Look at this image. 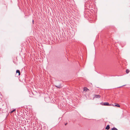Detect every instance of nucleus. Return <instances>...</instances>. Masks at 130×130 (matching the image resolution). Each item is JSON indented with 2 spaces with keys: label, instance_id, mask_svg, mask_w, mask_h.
<instances>
[{
  "label": "nucleus",
  "instance_id": "1",
  "mask_svg": "<svg viewBox=\"0 0 130 130\" xmlns=\"http://www.w3.org/2000/svg\"><path fill=\"white\" fill-rule=\"evenodd\" d=\"M94 97L96 98H100V96L99 95H95Z\"/></svg>",
  "mask_w": 130,
  "mask_h": 130
},
{
  "label": "nucleus",
  "instance_id": "2",
  "mask_svg": "<svg viewBox=\"0 0 130 130\" xmlns=\"http://www.w3.org/2000/svg\"><path fill=\"white\" fill-rule=\"evenodd\" d=\"M87 90H89V89H88L86 87H85L84 88V91H87Z\"/></svg>",
  "mask_w": 130,
  "mask_h": 130
},
{
  "label": "nucleus",
  "instance_id": "3",
  "mask_svg": "<svg viewBox=\"0 0 130 130\" xmlns=\"http://www.w3.org/2000/svg\"><path fill=\"white\" fill-rule=\"evenodd\" d=\"M104 105H106V106L110 105H109V103H104Z\"/></svg>",
  "mask_w": 130,
  "mask_h": 130
},
{
  "label": "nucleus",
  "instance_id": "4",
  "mask_svg": "<svg viewBox=\"0 0 130 130\" xmlns=\"http://www.w3.org/2000/svg\"><path fill=\"white\" fill-rule=\"evenodd\" d=\"M16 72L17 73H19V75H20V72L19 70H17L16 71Z\"/></svg>",
  "mask_w": 130,
  "mask_h": 130
},
{
  "label": "nucleus",
  "instance_id": "5",
  "mask_svg": "<svg viewBox=\"0 0 130 130\" xmlns=\"http://www.w3.org/2000/svg\"><path fill=\"white\" fill-rule=\"evenodd\" d=\"M110 128L109 126V125H107L105 128L106 129H108Z\"/></svg>",
  "mask_w": 130,
  "mask_h": 130
},
{
  "label": "nucleus",
  "instance_id": "6",
  "mask_svg": "<svg viewBox=\"0 0 130 130\" xmlns=\"http://www.w3.org/2000/svg\"><path fill=\"white\" fill-rule=\"evenodd\" d=\"M129 72V71L128 69H126V72L127 73H128Z\"/></svg>",
  "mask_w": 130,
  "mask_h": 130
},
{
  "label": "nucleus",
  "instance_id": "7",
  "mask_svg": "<svg viewBox=\"0 0 130 130\" xmlns=\"http://www.w3.org/2000/svg\"><path fill=\"white\" fill-rule=\"evenodd\" d=\"M112 130H118V129L114 127L111 129Z\"/></svg>",
  "mask_w": 130,
  "mask_h": 130
},
{
  "label": "nucleus",
  "instance_id": "8",
  "mask_svg": "<svg viewBox=\"0 0 130 130\" xmlns=\"http://www.w3.org/2000/svg\"><path fill=\"white\" fill-rule=\"evenodd\" d=\"M56 86L59 88H60L61 87L60 85H59L57 86Z\"/></svg>",
  "mask_w": 130,
  "mask_h": 130
},
{
  "label": "nucleus",
  "instance_id": "9",
  "mask_svg": "<svg viewBox=\"0 0 130 130\" xmlns=\"http://www.w3.org/2000/svg\"><path fill=\"white\" fill-rule=\"evenodd\" d=\"M115 106H117L118 107H120V105L118 104H117L115 105Z\"/></svg>",
  "mask_w": 130,
  "mask_h": 130
},
{
  "label": "nucleus",
  "instance_id": "10",
  "mask_svg": "<svg viewBox=\"0 0 130 130\" xmlns=\"http://www.w3.org/2000/svg\"><path fill=\"white\" fill-rule=\"evenodd\" d=\"M15 110H13L11 111V112H10V113H12V112H13V111H15Z\"/></svg>",
  "mask_w": 130,
  "mask_h": 130
},
{
  "label": "nucleus",
  "instance_id": "11",
  "mask_svg": "<svg viewBox=\"0 0 130 130\" xmlns=\"http://www.w3.org/2000/svg\"><path fill=\"white\" fill-rule=\"evenodd\" d=\"M32 21H33V22H34V20H33Z\"/></svg>",
  "mask_w": 130,
  "mask_h": 130
}]
</instances>
